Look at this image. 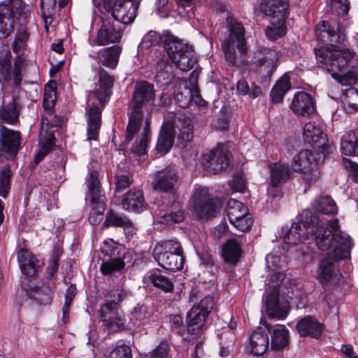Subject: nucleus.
<instances>
[{
    "instance_id": "f03ea898",
    "label": "nucleus",
    "mask_w": 358,
    "mask_h": 358,
    "mask_svg": "<svg viewBox=\"0 0 358 358\" xmlns=\"http://www.w3.org/2000/svg\"><path fill=\"white\" fill-rule=\"evenodd\" d=\"M182 147H185L193 138L191 119L182 112H167L164 114L157 144V150L162 155L167 153L174 143L175 137Z\"/></svg>"
},
{
    "instance_id": "4be33fe9",
    "label": "nucleus",
    "mask_w": 358,
    "mask_h": 358,
    "mask_svg": "<svg viewBox=\"0 0 358 358\" xmlns=\"http://www.w3.org/2000/svg\"><path fill=\"white\" fill-rule=\"evenodd\" d=\"M255 59L256 64L261 69L264 68L266 75L271 76L277 66L278 55L277 52L271 48L261 47L255 52Z\"/></svg>"
},
{
    "instance_id": "412c9836",
    "label": "nucleus",
    "mask_w": 358,
    "mask_h": 358,
    "mask_svg": "<svg viewBox=\"0 0 358 358\" xmlns=\"http://www.w3.org/2000/svg\"><path fill=\"white\" fill-rule=\"evenodd\" d=\"M20 132L0 127V152L15 156L20 149Z\"/></svg>"
},
{
    "instance_id": "cd10ccee",
    "label": "nucleus",
    "mask_w": 358,
    "mask_h": 358,
    "mask_svg": "<svg viewBox=\"0 0 358 358\" xmlns=\"http://www.w3.org/2000/svg\"><path fill=\"white\" fill-rule=\"evenodd\" d=\"M324 328L323 324L310 315L301 318L296 324V329L301 336H309L315 338L321 336Z\"/></svg>"
},
{
    "instance_id": "f3484780",
    "label": "nucleus",
    "mask_w": 358,
    "mask_h": 358,
    "mask_svg": "<svg viewBox=\"0 0 358 358\" xmlns=\"http://www.w3.org/2000/svg\"><path fill=\"white\" fill-rule=\"evenodd\" d=\"M303 136L306 143L322 152H324L327 142V135L315 122H310L304 125Z\"/></svg>"
},
{
    "instance_id": "5701e85b",
    "label": "nucleus",
    "mask_w": 358,
    "mask_h": 358,
    "mask_svg": "<svg viewBox=\"0 0 358 358\" xmlns=\"http://www.w3.org/2000/svg\"><path fill=\"white\" fill-rule=\"evenodd\" d=\"M314 153L308 150H301L292 159L291 167L295 172L308 173L317 166Z\"/></svg>"
},
{
    "instance_id": "ddd939ff",
    "label": "nucleus",
    "mask_w": 358,
    "mask_h": 358,
    "mask_svg": "<svg viewBox=\"0 0 358 358\" xmlns=\"http://www.w3.org/2000/svg\"><path fill=\"white\" fill-rule=\"evenodd\" d=\"M287 0H261L260 11L269 20L271 24L285 22L287 16Z\"/></svg>"
},
{
    "instance_id": "ea45409f",
    "label": "nucleus",
    "mask_w": 358,
    "mask_h": 358,
    "mask_svg": "<svg viewBox=\"0 0 358 358\" xmlns=\"http://www.w3.org/2000/svg\"><path fill=\"white\" fill-rule=\"evenodd\" d=\"M242 250L236 238H229L225 242V263L234 266L239 261Z\"/></svg>"
},
{
    "instance_id": "58836bf2",
    "label": "nucleus",
    "mask_w": 358,
    "mask_h": 358,
    "mask_svg": "<svg viewBox=\"0 0 358 358\" xmlns=\"http://www.w3.org/2000/svg\"><path fill=\"white\" fill-rule=\"evenodd\" d=\"M171 69L172 67L169 64L166 59H160L157 62L156 66V82L162 86L168 85L173 78V75L172 73Z\"/></svg>"
},
{
    "instance_id": "2f4dec72",
    "label": "nucleus",
    "mask_w": 358,
    "mask_h": 358,
    "mask_svg": "<svg viewBox=\"0 0 358 358\" xmlns=\"http://www.w3.org/2000/svg\"><path fill=\"white\" fill-rule=\"evenodd\" d=\"M269 168L271 184L273 187H280L290 178L291 171L287 164L274 163Z\"/></svg>"
},
{
    "instance_id": "69168bd1",
    "label": "nucleus",
    "mask_w": 358,
    "mask_h": 358,
    "mask_svg": "<svg viewBox=\"0 0 358 358\" xmlns=\"http://www.w3.org/2000/svg\"><path fill=\"white\" fill-rule=\"evenodd\" d=\"M159 34L155 31H150L143 38L141 45L145 48H149L157 45L160 41Z\"/></svg>"
},
{
    "instance_id": "09e8293b",
    "label": "nucleus",
    "mask_w": 358,
    "mask_h": 358,
    "mask_svg": "<svg viewBox=\"0 0 358 358\" xmlns=\"http://www.w3.org/2000/svg\"><path fill=\"white\" fill-rule=\"evenodd\" d=\"M333 260L334 259L329 256L320 264L317 274L320 282L322 286H325L331 278L334 267Z\"/></svg>"
},
{
    "instance_id": "a211bd4d",
    "label": "nucleus",
    "mask_w": 358,
    "mask_h": 358,
    "mask_svg": "<svg viewBox=\"0 0 358 358\" xmlns=\"http://www.w3.org/2000/svg\"><path fill=\"white\" fill-rule=\"evenodd\" d=\"M178 182L176 171L171 168H166L155 173L152 182L155 190L160 192H171Z\"/></svg>"
},
{
    "instance_id": "4c0bfd02",
    "label": "nucleus",
    "mask_w": 358,
    "mask_h": 358,
    "mask_svg": "<svg viewBox=\"0 0 358 358\" xmlns=\"http://www.w3.org/2000/svg\"><path fill=\"white\" fill-rule=\"evenodd\" d=\"M125 264L121 257H113L103 260L100 271L103 275H112L124 272Z\"/></svg>"
},
{
    "instance_id": "dca6fc26",
    "label": "nucleus",
    "mask_w": 358,
    "mask_h": 358,
    "mask_svg": "<svg viewBox=\"0 0 358 358\" xmlns=\"http://www.w3.org/2000/svg\"><path fill=\"white\" fill-rule=\"evenodd\" d=\"M203 169L212 174L222 171L224 167V143H218L217 146L202 156Z\"/></svg>"
},
{
    "instance_id": "338daca9",
    "label": "nucleus",
    "mask_w": 358,
    "mask_h": 358,
    "mask_svg": "<svg viewBox=\"0 0 358 358\" xmlns=\"http://www.w3.org/2000/svg\"><path fill=\"white\" fill-rule=\"evenodd\" d=\"M230 223L238 230L243 232L252 226L253 220L248 214H246L245 215H243V217H241V218L238 219L235 222H231Z\"/></svg>"
},
{
    "instance_id": "5fc2aeb1",
    "label": "nucleus",
    "mask_w": 358,
    "mask_h": 358,
    "mask_svg": "<svg viewBox=\"0 0 358 358\" xmlns=\"http://www.w3.org/2000/svg\"><path fill=\"white\" fill-rule=\"evenodd\" d=\"M12 173L9 166L3 168L0 171V196L4 199L8 196L10 187Z\"/></svg>"
},
{
    "instance_id": "f8f14e48",
    "label": "nucleus",
    "mask_w": 358,
    "mask_h": 358,
    "mask_svg": "<svg viewBox=\"0 0 358 358\" xmlns=\"http://www.w3.org/2000/svg\"><path fill=\"white\" fill-rule=\"evenodd\" d=\"M103 325L110 332L122 330L125 324V318L120 306L114 301L103 304L99 310Z\"/></svg>"
},
{
    "instance_id": "7ed1b4c3",
    "label": "nucleus",
    "mask_w": 358,
    "mask_h": 358,
    "mask_svg": "<svg viewBox=\"0 0 358 358\" xmlns=\"http://www.w3.org/2000/svg\"><path fill=\"white\" fill-rule=\"evenodd\" d=\"M315 54L318 63H320L339 84L349 86L356 83L357 76L354 72L348 71L345 74H340L354 57L355 52L352 50H331L321 47L315 50Z\"/></svg>"
},
{
    "instance_id": "2eb2a0df",
    "label": "nucleus",
    "mask_w": 358,
    "mask_h": 358,
    "mask_svg": "<svg viewBox=\"0 0 358 358\" xmlns=\"http://www.w3.org/2000/svg\"><path fill=\"white\" fill-rule=\"evenodd\" d=\"M322 27V29L316 28L315 34L318 40L324 44L336 48L345 41V32L338 27L336 29L334 27L329 25L328 22L323 21Z\"/></svg>"
},
{
    "instance_id": "6e6d98bb",
    "label": "nucleus",
    "mask_w": 358,
    "mask_h": 358,
    "mask_svg": "<svg viewBox=\"0 0 358 358\" xmlns=\"http://www.w3.org/2000/svg\"><path fill=\"white\" fill-rule=\"evenodd\" d=\"M343 108L348 113H353L358 109V91L354 89L347 92L343 101Z\"/></svg>"
},
{
    "instance_id": "473e14b6",
    "label": "nucleus",
    "mask_w": 358,
    "mask_h": 358,
    "mask_svg": "<svg viewBox=\"0 0 358 358\" xmlns=\"http://www.w3.org/2000/svg\"><path fill=\"white\" fill-rule=\"evenodd\" d=\"M17 259L23 274L31 277L36 273L35 257L27 249H21L17 254Z\"/></svg>"
},
{
    "instance_id": "0eeeda50",
    "label": "nucleus",
    "mask_w": 358,
    "mask_h": 358,
    "mask_svg": "<svg viewBox=\"0 0 358 358\" xmlns=\"http://www.w3.org/2000/svg\"><path fill=\"white\" fill-rule=\"evenodd\" d=\"M152 255L158 264L164 269L177 271L182 268L185 257L181 244L175 239L157 243Z\"/></svg>"
},
{
    "instance_id": "774afa93",
    "label": "nucleus",
    "mask_w": 358,
    "mask_h": 358,
    "mask_svg": "<svg viewBox=\"0 0 358 358\" xmlns=\"http://www.w3.org/2000/svg\"><path fill=\"white\" fill-rule=\"evenodd\" d=\"M169 344L161 342L152 352L150 358H168Z\"/></svg>"
},
{
    "instance_id": "052dcab7",
    "label": "nucleus",
    "mask_w": 358,
    "mask_h": 358,
    "mask_svg": "<svg viewBox=\"0 0 358 358\" xmlns=\"http://www.w3.org/2000/svg\"><path fill=\"white\" fill-rule=\"evenodd\" d=\"M286 282H289V287L287 288L286 285H284L282 290H280L283 294L287 295L290 299H296L301 296V292L295 283V280L287 278Z\"/></svg>"
},
{
    "instance_id": "72a5a7b5",
    "label": "nucleus",
    "mask_w": 358,
    "mask_h": 358,
    "mask_svg": "<svg viewBox=\"0 0 358 358\" xmlns=\"http://www.w3.org/2000/svg\"><path fill=\"white\" fill-rule=\"evenodd\" d=\"M341 151L347 156H358V132L350 131L342 136Z\"/></svg>"
},
{
    "instance_id": "c85d7f7f",
    "label": "nucleus",
    "mask_w": 358,
    "mask_h": 358,
    "mask_svg": "<svg viewBox=\"0 0 358 358\" xmlns=\"http://www.w3.org/2000/svg\"><path fill=\"white\" fill-rule=\"evenodd\" d=\"M87 140H96L101 127V111L97 104H88Z\"/></svg>"
},
{
    "instance_id": "39448f33",
    "label": "nucleus",
    "mask_w": 358,
    "mask_h": 358,
    "mask_svg": "<svg viewBox=\"0 0 358 358\" xmlns=\"http://www.w3.org/2000/svg\"><path fill=\"white\" fill-rule=\"evenodd\" d=\"M226 22L229 34L225 40V62L229 66H236L238 58L236 48L240 57L248 51L245 30L243 24L231 14L227 16Z\"/></svg>"
},
{
    "instance_id": "4d7b16f0",
    "label": "nucleus",
    "mask_w": 358,
    "mask_h": 358,
    "mask_svg": "<svg viewBox=\"0 0 358 358\" xmlns=\"http://www.w3.org/2000/svg\"><path fill=\"white\" fill-rule=\"evenodd\" d=\"M24 292L29 298L34 299L41 304L46 305L51 303V297L50 294H43V290L38 287H30L29 289H24Z\"/></svg>"
},
{
    "instance_id": "f257e3e1",
    "label": "nucleus",
    "mask_w": 358,
    "mask_h": 358,
    "mask_svg": "<svg viewBox=\"0 0 358 358\" xmlns=\"http://www.w3.org/2000/svg\"><path fill=\"white\" fill-rule=\"evenodd\" d=\"M318 213L304 210L297 223H294L284 236L285 242L296 244L313 237L319 250L326 252L335 261L347 258L352 246L350 237L339 229L337 219L329 221L326 227Z\"/></svg>"
},
{
    "instance_id": "9b49d317",
    "label": "nucleus",
    "mask_w": 358,
    "mask_h": 358,
    "mask_svg": "<svg viewBox=\"0 0 358 358\" xmlns=\"http://www.w3.org/2000/svg\"><path fill=\"white\" fill-rule=\"evenodd\" d=\"M87 186L92 205L89 221L92 225H97L103 220V215L106 210V198L100 189L99 173L96 171H91Z\"/></svg>"
},
{
    "instance_id": "b1692460",
    "label": "nucleus",
    "mask_w": 358,
    "mask_h": 358,
    "mask_svg": "<svg viewBox=\"0 0 358 358\" xmlns=\"http://www.w3.org/2000/svg\"><path fill=\"white\" fill-rule=\"evenodd\" d=\"M121 38L122 31L120 29L117 28L113 22L105 20L103 21L98 31L95 43L102 46L109 43H117Z\"/></svg>"
},
{
    "instance_id": "393cba45",
    "label": "nucleus",
    "mask_w": 358,
    "mask_h": 358,
    "mask_svg": "<svg viewBox=\"0 0 358 358\" xmlns=\"http://www.w3.org/2000/svg\"><path fill=\"white\" fill-rule=\"evenodd\" d=\"M121 52L122 47L118 45H114L109 48H102L97 52H92L89 56L92 59H96L103 66L114 69L118 63Z\"/></svg>"
},
{
    "instance_id": "423d86ee",
    "label": "nucleus",
    "mask_w": 358,
    "mask_h": 358,
    "mask_svg": "<svg viewBox=\"0 0 358 358\" xmlns=\"http://www.w3.org/2000/svg\"><path fill=\"white\" fill-rule=\"evenodd\" d=\"M163 43L164 50L177 68L187 71L194 67L196 58L191 46L182 43L170 32L164 34Z\"/></svg>"
},
{
    "instance_id": "79ce46f5",
    "label": "nucleus",
    "mask_w": 358,
    "mask_h": 358,
    "mask_svg": "<svg viewBox=\"0 0 358 358\" xmlns=\"http://www.w3.org/2000/svg\"><path fill=\"white\" fill-rule=\"evenodd\" d=\"M185 93L186 95L185 96L184 99L180 98V96H182V93H177L176 95V99L180 107L185 108L190 102H194L196 105L200 106L206 104V101L201 96L196 87H194L191 90L185 89Z\"/></svg>"
},
{
    "instance_id": "a18cd8bd",
    "label": "nucleus",
    "mask_w": 358,
    "mask_h": 358,
    "mask_svg": "<svg viewBox=\"0 0 358 358\" xmlns=\"http://www.w3.org/2000/svg\"><path fill=\"white\" fill-rule=\"evenodd\" d=\"M313 206L316 210L323 215H334L337 213L336 205L329 196H322L315 199Z\"/></svg>"
},
{
    "instance_id": "13d9d810",
    "label": "nucleus",
    "mask_w": 358,
    "mask_h": 358,
    "mask_svg": "<svg viewBox=\"0 0 358 358\" xmlns=\"http://www.w3.org/2000/svg\"><path fill=\"white\" fill-rule=\"evenodd\" d=\"M285 22L279 24H272V27L266 29V36L271 41H275L285 35L286 28L284 25Z\"/></svg>"
},
{
    "instance_id": "9d476101",
    "label": "nucleus",
    "mask_w": 358,
    "mask_h": 358,
    "mask_svg": "<svg viewBox=\"0 0 358 358\" xmlns=\"http://www.w3.org/2000/svg\"><path fill=\"white\" fill-rule=\"evenodd\" d=\"M194 213L199 219L207 220L215 217L220 209L221 203L210 196L206 187H198L193 195Z\"/></svg>"
},
{
    "instance_id": "3c124183",
    "label": "nucleus",
    "mask_w": 358,
    "mask_h": 358,
    "mask_svg": "<svg viewBox=\"0 0 358 358\" xmlns=\"http://www.w3.org/2000/svg\"><path fill=\"white\" fill-rule=\"evenodd\" d=\"M152 316V310L144 305H137L132 313L131 320L134 324H145Z\"/></svg>"
},
{
    "instance_id": "bf43d9fd",
    "label": "nucleus",
    "mask_w": 358,
    "mask_h": 358,
    "mask_svg": "<svg viewBox=\"0 0 358 358\" xmlns=\"http://www.w3.org/2000/svg\"><path fill=\"white\" fill-rule=\"evenodd\" d=\"M29 34L26 30L18 31L13 44V52L17 54H20L26 46Z\"/></svg>"
},
{
    "instance_id": "49530a36",
    "label": "nucleus",
    "mask_w": 358,
    "mask_h": 358,
    "mask_svg": "<svg viewBox=\"0 0 358 358\" xmlns=\"http://www.w3.org/2000/svg\"><path fill=\"white\" fill-rule=\"evenodd\" d=\"M290 87L291 85L288 77L283 76L280 78L271 92L272 101L275 103L281 102L284 95L289 90Z\"/></svg>"
},
{
    "instance_id": "20e7f679",
    "label": "nucleus",
    "mask_w": 358,
    "mask_h": 358,
    "mask_svg": "<svg viewBox=\"0 0 358 358\" xmlns=\"http://www.w3.org/2000/svg\"><path fill=\"white\" fill-rule=\"evenodd\" d=\"M155 98V90L152 85L146 81L138 83L133 94V105L129 116L125 141L129 143L139 130L143 120L142 107Z\"/></svg>"
},
{
    "instance_id": "a878e982",
    "label": "nucleus",
    "mask_w": 358,
    "mask_h": 358,
    "mask_svg": "<svg viewBox=\"0 0 358 358\" xmlns=\"http://www.w3.org/2000/svg\"><path fill=\"white\" fill-rule=\"evenodd\" d=\"M291 108L294 113L303 116H309L315 111L313 99L309 94L305 92H298L294 95Z\"/></svg>"
},
{
    "instance_id": "0e129e2a",
    "label": "nucleus",
    "mask_w": 358,
    "mask_h": 358,
    "mask_svg": "<svg viewBox=\"0 0 358 358\" xmlns=\"http://www.w3.org/2000/svg\"><path fill=\"white\" fill-rule=\"evenodd\" d=\"M55 98V93L54 91L51 90L48 91L47 87H45V94L43 96V106L45 111L47 110V113L50 116H51V110L54 107Z\"/></svg>"
},
{
    "instance_id": "864d4df0",
    "label": "nucleus",
    "mask_w": 358,
    "mask_h": 358,
    "mask_svg": "<svg viewBox=\"0 0 358 358\" xmlns=\"http://www.w3.org/2000/svg\"><path fill=\"white\" fill-rule=\"evenodd\" d=\"M40 139L42 145L35 156V164L40 162L52 149L54 145L55 136L53 134H50L48 136H43V138L40 136Z\"/></svg>"
},
{
    "instance_id": "c03bdc74",
    "label": "nucleus",
    "mask_w": 358,
    "mask_h": 358,
    "mask_svg": "<svg viewBox=\"0 0 358 358\" xmlns=\"http://www.w3.org/2000/svg\"><path fill=\"white\" fill-rule=\"evenodd\" d=\"M242 164L237 169H228L225 172H232V179L228 181L230 189L234 192H244L246 189L244 173L241 169Z\"/></svg>"
},
{
    "instance_id": "e433bc0d",
    "label": "nucleus",
    "mask_w": 358,
    "mask_h": 358,
    "mask_svg": "<svg viewBox=\"0 0 358 358\" xmlns=\"http://www.w3.org/2000/svg\"><path fill=\"white\" fill-rule=\"evenodd\" d=\"M241 164L242 163L236 144L231 141L225 142V172L229 168H238Z\"/></svg>"
},
{
    "instance_id": "6ab92c4d",
    "label": "nucleus",
    "mask_w": 358,
    "mask_h": 358,
    "mask_svg": "<svg viewBox=\"0 0 358 358\" xmlns=\"http://www.w3.org/2000/svg\"><path fill=\"white\" fill-rule=\"evenodd\" d=\"M24 62V57L19 54L15 59L14 68L12 71L11 64L9 59H4L1 60L0 73L2 78L7 81L11 80L13 78L15 85L20 86L22 78V71Z\"/></svg>"
},
{
    "instance_id": "de8ad7c7",
    "label": "nucleus",
    "mask_w": 358,
    "mask_h": 358,
    "mask_svg": "<svg viewBox=\"0 0 358 358\" xmlns=\"http://www.w3.org/2000/svg\"><path fill=\"white\" fill-rule=\"evenodd\" d=\"M149 124L150 121L147 117L145 119V127L143 131L132 147V152L137 155L141 156L145 154L148 148V143L150 142V131L148 130Z\"/></svg>"
},
{
    "instance_id": "bb28decb",
    "label": "nucleus",
    "mask_w": 358,
    "mask_h": 358,
    "mask_svg": "<svg viewBox=\"0 0 358 358\" xmlns=\"http://www.w3.org/2000/svg\"><path fill=\"white\" fill-rule=\"evenodd\" d=\"M122 208L131 212L140 213L146 208V203L142 190L132 189L128 191L122 201Z\"/></svg>"
},
{
    "instance_id": "1a4fd4ad",
    "label": "nucleus",
    "mask_w": 358,
    "mask_h": 358,
    "mask_svg": "<svg viewBox=\"0 0 358 358\" xmlns=\"http://www.w3.org/2000/svg\"><path fill=\"white\" fill-rule=\"evenodd\" d=\"M30 11L22 0H4L0 2V38H7L14 29L16 19H26Z\"/></svg>"
},
{
    "instance_id": "a19ab883",
    "label": "nucleus",
    "mask_w": 358,
    "mask_h": 358,
    "mask_svg": "<svg viewBox=\"0 0 358 358\" xmlns=\"http://www.w3.org/2000/svg\"><path fill=\"white\" fill-rule=\"evenodd\" d=\"M225 214L227 215L229 222H231L241 218V217L248 214V212L243 203L230 199L225 206Z\"/></svg>"
},
{
    "instance_id": "37998d69",
    "label": "nucleus",
    "mask_w": 358,
    "mask_h": 358,
    "mask_svg": "<svg viewBox=\"0 0 358 358\" xmlns=\"http://www.w3.org/2000/svg\"><path fill=\"white\" fill-rule=\"evenodd\" d=\"M103 224L105 227H115L127 228L131 226V222L126 215L110 210L106 213Z\"/></svg>"
},
{
    "instance_id": "c9c22d12",
    "label": "nucleus",
    "mask_w": 358,
    "mask_h": 358,
    "mask_svg": "<svg viewBox=\"0 0 358 358\" xmlns=\"http://www.w3.org/2000/svg\"><path fill=\"white\" fill-rule=\"evenodd\" d=\"M207 315H204L199 308H196L194 306L187 313V324L188 330L192 334H196L199 331L201 330L204 325V322Z\"/></svg>"
},
{
    "instance_id": "c756f323",
    "label": "nucleus",
    "mask_w": 358,
    "mask_h": 358,
    "mask_svg": "<svg viewBox=\"0 0 358 358\" xmlns=\"http://www.w3.org/2000/svg\"><path fill=\"white\" fill-rule=\"evenodd\" d=\"M271 334V348L280 351L289 344V331L284 325H277L275 327H268Z\"/></svg>"
},
{
    "instance_id": "aec40b11",
    "label": "nucleus",
    "mask_w": 358,
    "mask_h": 358,
    "mask_svg": "<svg viewBox=\"0 0 358 358\" xmlns=\"http://www.w3.org/2000/svg\"><path fill=\"white\" fill-rule=\"evenodd\" d=\"M137 6L132 0H117L114 3L112 15L114 19L124 24L134 22Z\"/></svg>"
},
{
    "instance_id": "680f3d73",
    "label": "nucleus",
    "mask_w": 358,
    "mask_h": 358,
    "mask_svg": "<svg viewBox=\"0 0 358 358\" xmlns=\"http://www.w3.org/2000/svg\"><path fill=\"white\" fill-rule=\"evenodd\" d=\"M107 358H132L131 350L126 344L117 345L111 350Z\"/></svg>"
},
{
    "instance_id": "6e6552de",
    "label": "nucleus",
    "mask_w": 358,
    "mask_h": 358,
    "mask_svg": "<svg viewBox=\"0 0 358 358\" xmlns=\"http://www.w3.org/2000/svg\"><path fill=\"white\" fill-rule=\"evenodd\" d=\"M286 275L280 271H273L269 282L273 283L270 285L271 290L266 297V308L268 316L271 318L284 319L289 310L288 301H280L279 294L286 282Z\"/></svg>"
},
{
    "instance_id": "e2e57ef3",
    "label": "nucleus",
    "mask_w": 358,
    "mask_h": 358,
    "mask_svg": "<svg viewBox=\"0 0 358 358\" xmlns=\"http://www.w3.org/2000/svg\"><path fill=\"white\" fill-rule=\"evenodd\" d=\"M184 215L181 210L171 211L169 213H166L160 217L159 222L162 224L171 225L174 223H178L183 220Z\"/></svg>"
},
{
    "instance_id": "4468645a",
    "label": "nucleus",
    "mask_w": 358,
    "mask_h": 358,
    "mask_svg": "<svg viewBox=\"0 0 358 358\" xmlns=\"http://www.w3.org/2000/svg\"><path fill=\"white\" fill-rule=\"evenodd\" d=\"M113 81V77L105 70L101 69L99 72V88L89 92L87 104L99 103L103 106L111 94Z\"/></svg>"
},
{
    "instance_id": "f704fd0d",
    "label": "nucleus",
    "mask_w": 358,
    "mask_h": 358,
    "mask_svg": "<svg viewBox=\"0 0 358 358\" xmlns=\"http://www.w3.org/2000/svg\"><path fill=\"white\" fill-rule=\"evenodd\" d=\"M21 107L15 99L8 104L1 106L0 108V119L2 122L15 124L19 120Z\"/></svg>"
},
{
    "instance_id": "603ef678",
    "label": "nucleus",
    "mask_w": 358,
    "mask_h": 358,
    "mask_svg": "<svg viewBox=\"0 0 358 358\" xmlns=\"http://www.w3.org/2000/svg\"><path fill=\"white\" fill-rule=\"evenodd\" d=\"M148 280L155 287L162 289L164 292H171L173 289V282L166 277L153 271L148 275Z\"/></svg>"
},
{
    "instance_id": "7c9ffc66",
    "label": "nucleus",
    "mask_w": 358,
    "mask_h": 358,
    "mask_svg": "<svg viewBox=\"0 0 358 358\" xmlns=\"http://www.w3.org/2000/svg\"><path fill=\"white\" fill-rule=\"evenodd\" d=\"M269 345L268 336L262 329L252 331L250 338L251 352L255 356L263 355Z\"/></svg>"
},
{
    "instance_id": "8fccbe9b",
    "label": "nucleus",
    "mask_w": 358,
    "mask_h": 358,
    "mask_svg": "<svg viewBox=\"0 0 358 358\" xmlns=\"http://www.w3.org/2000/svg\"><path fill=\"white\" fill-rule=\"evenodd\" d=\"M62 124V118L60 116L54 115L51 113V116L48 115L47 110L42 115L41 125L40 131V136L43 138V136H48V129L49 127H60Z\"/></svg>"
}]
</instances>
